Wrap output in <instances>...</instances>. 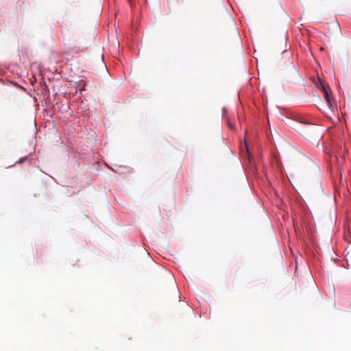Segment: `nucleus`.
Masks as SVG:
<instances>
[{"instance_id": "1", "label": "nucleus", "mask_w": 351, "mask_h": 351, "mask_svg": "<svg viewBox=\"0 0 351 351\" xmlns=\"http://www.w3.org/2000/svg\"><path fill=\"white\" fill-rule=\"evenodd\" d=\"M324 97H325V100L326 101V104H327V106H328V108L330 110H333V109H332V102H331V99H330L329 92L328 93H325Z\"/></svg>"}, {"instance_id": "2", "label": "nucleus", "mask_w": 351, "mask_h": 351, "mask_svg": "<svg viewBox=\"0 0 351 351\" xmlns=\"http://www.w3.org/2000/svg\"><path fill=\"white\" fill-rule=\"evenodd\" d=\"M320 88L321 90H322V92L324 93V94H325V93H328L327 88H326V86H324V84L320 81Z\"/></svg>"}, {"instance_id": "3", "label": "nucleus", "mask_w": 351, "mask_h": 351, "mask_svg": "<svg viewBox=\"0 0 351 351\" xmlns=\"http://www.w3.org/2000/svg\"><path fill=\"white\" fill-rule=\"evenodd\" d=\"M300 123L306 126H312V125L311 123H309L308 122H306V121H300Z\"/></svg>"}, {"instance_id": "4", "label": "nucleus", "mask_w": 351, "mask_h": 351, "mask_svg": "<svg viewBox=\"0 0 351 351\" xmlns=\"http://www.w3.org/2000/svg\"><path fill=\"white\" fill-rule=\"evenodd\" d=\"M222 111H223V117H226V115H227V110H226V108H223Z\"/></svg>"}, {"instance_id": "5", "label": "nucleus", "mask_w": 351, "mask_h": 351, "mask_svg": "<svg viewBox=\"0 0 351 351\" xmlns=\"http://www.w3.org/2000/svg\"><path fill=\"white\" fill-rule=\"evenodd\" d=\"M26 158H27L26 157L21 158V159L19 160V163H22V162H23L26 160Z\"/></svg>"}, {"instance_id": "6", "label": "nucleus", "mask_w": 351, "mask_h": 351, "mask_svg": "<svg viewBox=\"0 0 351 351\" xmlns=\"http://www.w3.org/2000/svg\"><path fill=\"white\" fill-rule=\"evenodd\" d=\"M228 126L230 128H231V129H232V128H233L232 125V124H231L228 121Z\"/></svg>"}, {"instance_id": "7", "label": "nucleus", "mask_w": 351, "mask_h": 351, "mask_svg": "<svg viewBox=\"0 0 351 351\" xmlns=\"http://www.w3.org/2000/svg\"><path fill=\"white\" fill-rule=\"evenodd\" d=\"M245 146L246 149H247L248 148H247V144H246V142H245Z\"/></svg>"}]
</instances>
